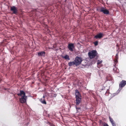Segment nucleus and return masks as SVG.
Segmentation results:
<instances>
[{"instance_id": "obj_16", "label": "nucleus", "mask_w": 126, "mask_h": 126, "mask_svg": "<svg viewBox=\"0 0 126 126\" xmlns=\"http://www.w3.org/2000/svg\"><path fill=\"white\" fill-rule=\"evenodd\" d=\"M100 123H102L103 125V126H109L107 124L102 122L101 120L100 121Z\"/></svg>"}, {"instance_id": "obj_12", "label": "nucleus", "mask_w": 126, "mask_h": 126, "mask_svg": "<svg viewBox=\"0 0 126 126\" xmlns=\"http://www.w3.org/2000/svg\"><path fill=\"white\" fill-rule=\"evenodd\" d=\"M45 54V52L43 51L39 52L38 53V56H44Z\"/></svg>"}, {"instance_id": "obj_6", "label": "nucleus", "mask_w": 126, "mask_h": 126, "mask_svg": "<svg viewBox=\"0 0 126 126\" xmlns=\"http://www.w3.org/2000/svg\"><path fill=\"white\" fill-rule=\"evenodd\" d=\"M67 47L69 50L73 51V49L75 48V46L73 44L70 43L68 44Z\"/></svg>"}, {"instance_id": "obj_26", "label": "nucleus", "mask_w": 126, "mask_h": 126, "mask_svg": "<svg viewBox=\"0 0 126 126\" xmlns=\"http://www.w3.org/2000/svg\"><path fill=\"white\" fill-rule=\"evenodd\" d=\"M43 97L44 98V96H43Z\"/></svg>"}, {"instance_id": "obj_22", "label": "nucleus", "mask_w": 126, "mask_h": 126, "mask_svg": "<svg viewBox=\"0 0 126 126\" xmlns=\"http://www.w3.org/2000/svg\"><path fill=\"white\" fill-rule=\"evenodd\" d=\"M114 61H115V62L116 63H115V64L114 65H115L116 63H117V60L116 59V60H115Z\"/></svg>"}, {"instance_id": "obj_23", "label": "nucleus", "mask_w": 126, "mask_h": 126, "mask_svg": "<svg viewBox=\"0 0 126 126\" xmlns=\"http://www.w3.org/2000/svg\"><path fill=\"white\" fill-rule=\"evenodd\" d=\"M105 87H103L102 88V89H101V90H105Z\"/></svg>"}, {"instance_id": "obj_9", "label": "nucleus", "mask_w": 126, "mask_h": 126, "mask_svg": "<svg viewBox=\"0 0 126 126\" xmlns=\"http://www.w3.org/2000/svg\"><path fill=\"white\" fill-rule=\"evenodd\" d=\"M103 34L102 33H99L96 34L94 36V37L96 39H100L103 37Z\"/></svg>"}, {"instance_id": "obj_3", "label": "nucleus", "mask_w": 126, "mask_h": 126, "mask_svg": "<svg viewBox=\"0 0 126 126\" xmlns=\"http://www.w3.org/2000/svg\"><path fill=\"white\" fill-rule=\"evenodd\" d=\"M74 61L76 64V66H77L81 63L82 60L81 57L77 56L76 57Z\"/></svg>"}, {"instance_id": "obj_17", "label": "nucleus", "mask_w": 126, "mask_h": 126, "mask_svg": "<svg viewBox=\"0 0 126 126\" xmlns=\"http://www.w3.org/2000/svg\"><path fill=\"white\" fill-rule=\"evenodd\" d=\"M94 44L95 46H96L98 44V41H96L94 42Z\"/></svg>"}, {"instance_id": "obj_7", "label": "nucleus", "mask_w": 126, "mask_h": 126, "mask_svg": "<svg viewBox=\"0 0 126 126\" xmlns=\"http://www.w3.org/2000/svg\"><path fill=\"white\" fill-rule=\"evenodd\" d=\"M126 84V81L123 80L119 84V88L122 89L123 87Z\"/></svg>"}, {"instance_id": "obj_1", "label": "nucleus", "mask_w": 126, "mask_h": 126, "mask_svg": "<svg viewBox=\"0 0 126 126\" xmlns=\"http://www.w3.org/2000/svg\"><path fill=\"white\" fill-rule=\"evenodd\" d=\"M17 95L18 96H21V98H19V100L21 103H24L26 101L27 96L25 95V92L22 90H20V93H18Z\"/></svg>"}, {"instance_id": "obj_13", "label": "nucleus", "mask_w": 126, "mask_h": 126, "mask_svg": "<svg viewBox=\"0 0 126 126\" xmlns=\"http://www.w3.org/2000/svg\"><path fill=\"white\" fill-rule=\"evenodd\" d=\"M68 65L70 66L74 65H75L76 66V64L74 61L73 62H71L69 63Z\"/></svg>"}, {"instance_id": "obj_24", "label": "nucleus", "mask_w": 126, "mask_h": 126, "mask_svg": "<svg viewBox=\"0 0 126 126\" xmlns=\"http://www.w3.org/2000/svg\"><path fill=\"white\" fill-rule=\"evenodd\" d=\"M40 101L41 103H42V101L43 100L42 99H40Z\"/></svg>"}, {"instance_id": "obj_2", "label": "nucleus", "mask_w": 126, "mask_h": 126, "mask_svg": "<svg viewBox=\"0 0 126 126\" xmlns=\"http://www.w3.org/2000/svg\"><path fill=\"white\" fill-rule=\"evenodd\" d=\"M97 54L96 50H93L88 53V55L90 59H92L95 57Z\"/></svg>"}, {"instance_id": "obj_11", "label": "nucleus", "mask_w": 126, "mask_h": 126, "mask_svg": "<svg viewBox=\"0 0 126 126\" xmlns=\"http://www.w3.org/2000/svg\"><path fill=\"white\" fill-rule=\"evenodd\" d=\"M76 105H78L80 103L81 100V97L76 98Z\"/></svg>"}, {"instance_id": "obj_25", "label": "nucleus", "mask_w": 126, "mask_h": 126, "mask_svg": "<svg viewBox=\"0 0 126 126\" xmlns=\"http://www.w3.org/2000/svg\"><path fill=\"white\" fill-rule=\"evenodd\" d=\"M48 123L49 124H50V123L49 122H48Z\"/></svg>"}, {"instance_id": "obj_21", "label": "nucleus", "mask_w": 126, "mask_h": 126, "mask_svg": "<svg viewBox=\"0 0 126 126\" xmlns=\"http://www.w3.org/2000/svg\"><path fill=\"white\" fill-rule=\"evenodd\" d=\"M57 95L56 94H52V96L53 97H55Z\"/></svg>"}, {"instance_id": "obj_19", "label": "nucleus", "mask_w": 126, "mask_h": 126, "mask_svg": "<svg viewBox=\"0 0 126 126\" xmlns=\"http://www.w3.org/2000/svg\"><path fill=\"white\" fill-rule=\"evenodd\" d=\"M42 103L45 104H47L46 102L44 99H43V100L42 101Z\"/></svg>"}, {"instance_id": "obj_8", "label": "nucleus", "mask_w": 126, "mask_h": 126, "mask_svg": "<svg viewBox=\"0 0 126 126\" xmlns=\"http://www.w3.org/2000/svg\"><path fill=\"white\" fill-rule=\"evenodd\" d=\"M75 98L81 97V96L80 93L77 90H75Z\"/></svg>"}, {"instance_id": "obj_10", "label": "nucleus", "mask_w": 126, "mask_h": 126, "mask_svg": "<svg viewBox=\"0 0 126 126\" xmlns=\"http://www.w3.org/2000/svg\"><path fill=\"white\" fill-rule=\"evenodd\" d=\"M109 117L110 121L111 124L112 126H116V123L114 121L112 118L110 116H109Z\"/></svg>"}, {"instance_id": "obj_5", "label": "nucleus", "mask_w": 126, "mask_h": 126, "mask_svg": "<svg viewBox=\"0 0 126 126\" xmlns=\"http://www.w3.org/2000/svg\"><path fill=\"white\" fill-rule=\"evenodd\" d=\"M10 10L13 12L12 13V14L16 15L17 13L18 10L15 6L11 7Z\"/></svg>"}, {"instance_id": "obj_20", "label": "nucleus", "mask_w": 126, "mask_h": 126, "mask_svg": "<svg viewBox=\"0 0 126 126\" xmlns=\"http://www.w3.org/2000/svg\"><path fill=\"white\" fill-rule=\"evenodd\" d=\"M75 107L76 108V109L77 111H78V110H80V107H77L76 106H75Z\"/></svg>"}, {"instance_id": "obj_15", "label": "nucleus", "mask_w": 126, "mask_h": 126, "mask_svg": "<svg viewBox=\"0 0 126 126\" xmlns=\"http://www.w3.org/2000/svg\"><path fill=\"white\" fill-rule=\"evenodd\" d=\"M62 57L65 60H69L70 58H69V56L67 55H66L64 56H62Z\"/></svg>"}, {"instance_id": "obj_14", "label": "nucleus", "mask_w": 126, "mask_h": 126, "mask_svg": "<svg viewBox=\"0 0 126 126\" xmlns=\"http://www.w3.org/2000/svg\"><path fill=\"white\" fill-rule=\"evenodd\" d=\"M115 66V65H114V67L113 68V71L115 73H118L119 70L118 69H117V68H116Z\"/></svg>"}, {"instance_id": "obj_4", "label": "nucleus", "mask_w": 126, "mask_h": 126, "mask_svg": "<svg viewBox=\"0 0 126 126\" xmlns=\"http://www.w3.org/2000/svg\"><path fill=\"white\" fill-rule=\"evenodd\" d=\"M100 11L103 12L105 15H108L109 14V11L107 9H105L104 7H102L100 9Z\"/></svg>"}, {"instance_id": "obj_18", "label": "nucleus", "mask_w": 126, "mask_h": 126, "mask_svg": "<svg viewBox=\"0 0 126 126\" xmlns=\"http://www.w3.org/2000/svg\"><path fill=\"white\" fill-rule=\"evenodd\" d=\"M102 63V61H100V60H98L97 61V65H98V64H100L101 63Z\"/></svg>"}]
</instances>
